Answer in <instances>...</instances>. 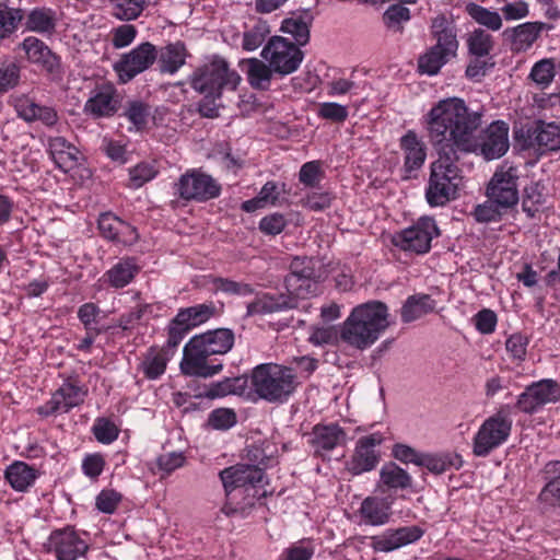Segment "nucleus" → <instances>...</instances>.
<instances>
[{"label": "nucleus", "mask_w": 560, "mask_h": 560, "mask_svg": "<svg viewBox=\"0 0 560 560\" xmlns=\"http://www.w3.org/2000/svg\"><path fill=\"white\" fill-rule=\"evenodd\" d=\"M261 58L272 67L275 74L287 77L294 73L304 59V52L290 39L272 36L264 46Z\"/></svg>", "instance_id": "0eeeda50"}, {"label": "nucleus", "mask_w": 560, "mask_h": 560, "mask_svg": "<svg viewBox=\"0 0 560 560\" xmlns=\"http://www.w3.org/2000/svg\"><path fill=\"white\" fill-rule=\"evenodd\" d=\"M56 27V13L51 9H33L26 19V28L35 33H50Z\"/></svg>", "instance_id": "c03bdc74"}, {"label": "nucleus", "mask_w": 560, "mask_h": 560, "mask_svg": "<svg viewBox=\"0 0 560 560\" xmlns=\"http://www.w3.org/2000/svg\"><path fill=\"white\" fill-rule=\"evenodd\" d=\"M506 210L504 207H499L493 200L488 199L474 208L471 217L478 223L499 222Z\"/></svg>", "instance_id": "8fccbe9b"}, {"label": "nucleus", "mask_w": 560, "mask_h": 560, "mask_svg": "<svg viewBox=\"0 0 560 560\" xmlns=\"http://www.w3.org/2000/svg\"><path fill=\"white\" fill-rule=\"evenodd\" d=\"M86 390L82 387L67 382L63 383L51 396V398L38 408V413L45 417L55 413H66L83 402Z\"/></svg>", "instance_id": "aec40b11"}, {"label": "nucleus", "mask_w": 560, "mask_h": 560, "mask_svg": "<svg viewBox=\"0 0 560 560\" xmlns=\"http://www.w3.org/2000/svg\"><path fill=\"white\" fill-rule=\"evenodd\" d=\"M293 307L292 298H288L282 293H259L247 304L246 316L266 315Z\"/></svg>", "instance_id": "c756f323"}, {"label": "nucleus", "mask_w": 560, "mask_h": 560, "mask_svg": "<svg viewBox=\"0 0 560 560\" xmlns=\"http://www.w3.org/2000/svg\"><path fill=\"white\" fill-rule=\"evenodd\" d=\"M140 267L138 266L135 258H122L109 268L105 273L104 278L112 288L121 289L127 287L139 272Z\"/></svg>", "instance_id": "473e14b6"}, {"label": "nucleus", "mask_w": 560, "mask_h": 560, "mask_svg": "<svg viewBox=\"0 0 560 560\" xmlns=\"http://www.w3.org/2000/svg\"><path fill=\"white\" fill-rule=\"evenodd\" d=\"M384 436L380 432L361 436L355 444L351 458L347 462V469L352 475H361L373 470L380 462L377 447L383 443Z\"/></svg>", "instance_id": "f3484780"}, {"label": "nucleus", "mask_w": 560, "mask_h": 560, "mask_svg": "<svg viewBox=\"0 0 560 560\" xmlns=\"http://www.w3.org/2000/svg\"><path fill=\"white\" fill-rule=\"evenodd\" d=\"M118 100L114 85H97L84 105V112L93 117H108L116 113Z\"/></svg>", "instance_id": "5701e85b"}, {"label": "nucleus", "mask_w": 560, "mask_h": 560, "mask_svg": "<svg viewBox=\"0 0 560 560\" xmlns=\"http://www.w3.org/2000/svg\"><path fill=\"white\" fill-rule=\"evenodd\" d=\"M347 434L338 424H316L311 434L308 443L315 454L325 456L326 453L346 443Z\"/></svg>", "instance_id": "412c9836"}, {"label": "nucleus", "mask_w": 560, "mask_h": 560, "mask_svg": "<svg viewBox=\"0 0 560 560\" xmlns=\"http://www.w3.org/2000/svg\"><path fill=\"white\" fill-rule=\"evenodd\" d=\"M187 52L185 45L180 42L168 44L158 54L159 68L162 73L174 74L186 61Z\"/></svg>", "instance_id": "c9c22d12"}, {"label": "nucleus", "mask_w": 560, "mask_h": 560, "mask_svg": "<svg viewBox=\"0 0 560 560\" xmlns=\"http://www.w3.org/2000/svg\"><path fill=\"white\" fill-rule=\"evenodd\" d=\"M236 421V413L229 408L214 409L208 417V424L215 430H229Z\"/></svg>", "instance_id": "4d7b16f0"}, {"label": "nucleus", "mask_w": 560, "mask_h": 560, "mask_svg": "<svg viewBox=\"0 0 560 560\" xmlns=\"http://www.w3.org/2000/svg\"><path fill=\"white\" fill-rule=\"evenodd\" d=\"M517 171L502 165L497 168L486 188V196L499 207L511 209L518 202Z\"/></svg>", "instance_id": "2eb2a0df"}, {"label": "nucleus", "mask_w": 560, "mask_h": 560, "mask_svg": "<svg viewBox=\"0 0 560 560\" xmlns=\"http://www.w3.org/2000/svg\"><path fill=\"white\" fill-rule=\"evenodd\" d=\"M465 11L476 23L492 32L501 30L503 25L502 18L497 11L489 10L475 2L466 3Z\"/></svg>", "instance_id": "37998d69"}, {"label": "nucleus", "mask_w": 560, "mask_h": 560, "mask_svg": "<svg viewBox=\"0 0 560 560\" xmlns=\"http://www.w3.org/2000/svg\"><path fill=\"white\" fill-rule=\"evenodd\" d=\"M510 147L509 125L502 120L493 121L485 130L481 142L477 141L480 154L488 161L503 156Z\"/></svg>", "instance_id": "6ab92c4d"}, {"label": "nucleus", "mask_w": 560, "mask_h": 560, "mask_svg": "<svg viewBox=\"0 0 560 560\" xmlns=\"http://www.w3.org/2000/svg\"><path fill=\"white\" fill-rule=\"evenodd\" d=\"M555 62L552 59H541L530 70V79L538 85L548 86L555 78Z\"/></svg>", "instance_id": "5fc2aeb1"}, {"label": "nucleus", "mask_w": 560, "mask_h": 560, "mask_svg": "<svg viewBox=\"0 0 560 560\" xmlns=\"http://www.w3.org/2000/svg\"><path fill=\"white\" fill-rule=\"evenodd\" d=\"M23 11L0 3V38H7L13 34L22 22Z\"/></svg>", "instance_id": "09e8293b"}, {"label": "nucleus", "mask_w": 560, "mask_h": 560, "mask_svg": "<svg viewBox=\"0 0 560 560\" xmlns=\"http://www.w3.org/2000/svg\"><path fill=\"white\" fill-rule=\"evenodd\" d=\"M212 287L215 291L241 296L249 295L254 292L252 285L243 282H236L224 278H213Z\"/></svg>", "instance_id": "052dcab7"}, {"label": "nucleus", "mask_w": 560, "mask_h": 560, "mask_svg": "<svg viewBox=\"0 0 560 560\" xmlns=\"http://www.w3.org/2000/svg\"><path fill=\"white\" fill-rule=\"evenodd\" d=\"M93 433L96 440L103 444H110L117 440L119 429L107 419H97L93 425Z\"/></svg>", "instance_id": "680f3d73"}, {"label": "nucleus", "mask_w": 560, "mask_h": 560, "mask_svg": "<svg viewBox=\"0 0 560 560\" xmlns=\"http://www.w3.org/2000/svg\"><path fill=\"white\" fill-rule=\"evenodd\" d=\"M452 58H454L453 55H445L444 50L432 46L419 57V72L422 74L435 75Z\"/></svg>", "instance_id": "a19ab883"}, {"label": "nucleus", "mask_w": 560, "mask_h": 560, "mask_svg": "<svg viewBox=\"0 0 560 560\" xmlns=\"http://www.w3.org/2000/svg\"><path fill=\"white\" fill-rule=\"evenodd\" d=\"M467 46L471 55L479 58L487 57L494 47L493 36L482 28H476L469 34Z\"/></svg>", "instance_id": "49530a36"}, {"label": "nucleus", "mask_w": 560, "mask_h": 560, "mask_svg": "<svg viewBox=\"0 0 560 560\" xmlns=\"http://www.w3.org/2000/svg\"><path fill=\"white\" fill-rule=\"evenodd\" d=\"M121 494L114 489L102 490L95 499L96 509L100 512L106 514H113L119 502L121 501Z\"/></svg>", "instance_id": "0e129e2a"}, {"label": "nucleus", "mask_w": 560, "mask_h": 560, "mask_svg": "<svg viewBox=\"0 0 560 560\" xmlns=\"http://www.w3.org/2000/svg\"><path fill=\"white\" fill-rule=\"evenodd\" d=\"M4 476L15 491L24 492L34 485L38 471L26 463L16 460L8 466Z\"/></svg>", "instance_id": "72a5a7b5"}, {"label": "nucleus", "mask_w": 560, "mask_h": 560, "mask_svg": "<svg viewBox=\"0 0 560 560\" xmlns=\"http://www.w3.org/2000/svg\"><path fill=\"white\" fill-rule=\"evenodd\" d=\"M244 382L238 378H224L220 382L211 383L205 396L210 399L224 397L231 394H236L240 389H242Z\"/></svg>", "instance_id": "864d4df0"}, {"label": "nucleus", "mask_w": 560, "mask_h": 560, "mask_svg": "<svg viewBox=\"0 0 560 560\" xmlns=\"http://www.w3.org/2000/svg\"><path fill=\"white\" fill-rule=\"evenodd\" d=\"M240 82V74L218 56L197 68L190 77L191 88L208 100L221 97L224 91H235Z\"/></svg>", "instance_id": "39448f33"}, {"label": "nucleus", "mask_w": 560, "mask_h": 560, "mask_svg": "<svg viewBox=\"0 0 560 560\" xmlns=\"http://www.w3.org/2000/svg\"><path fill=\"white\" fill-rule=\"evenodd\" d=\"M430 143L439 152H475L481 113L470 112L464 100L447 97L435 103L422 117Z\"/></svg>", "instance_id": "f257e3e1"}, {"label": "nucleus", "mask_w": 560, "mask_h": 560, "mask_svg": "<svg viewBox=\"0 0 560 560\" xmlns=\"http://www.w3.org/2000/svg\"><path fill=\"white\" fill-rule=\"evenodd\" d=\"M435 301L428 294H416L409 296L401 307V319L404 323H411L431 313L435 308Z\"/></svg>", "instance_id": "e433bc0d"}, {"label": "nucleus", "mask_w": 560, "mask_h": 560, "mask_svg": "<svg viewBox=\"0 0 560 560\" xmlns=\"http://www.w3.org/2000/svg\"><path fill=\"white\" fill-rule=\"evenodd\" d=\"M439 234L440 231L435 220L430 217H422L413 225L396 234L394 244L404 250L424 254L430 250L432 240Z\"/></svg>", "instance_id": "f8f14e48"}, {"label": "nucleus", "mask_w": 560, "mask_h": 560, "mask_svg": "<svg viewBox=\"0 0 560 560\" xmlns=\"http://www.w3.org/2000/svg\"><path fill=\"white\" fill-rule=\"evenodd\" d=\"M158 58L154 45L149 42L141 43L129 52L124 54L114 66L119 81L127 83L139 73L150 68Z\"/></svg>", "instance_id": "dca6fc26"}, {"label": "nucleus", "mask_w": 560, "mask_h": 560, "mask_svg": "<svg viewBox=\"0 0 560 560\" xmlns=\"http://www.w3.org/2000/svg\"><path fill=\"white\" fill-rule=\"evenodd\" d=\"M190 329L186 327L183 323L177 322V317L175 316L167 328V340L165 346L162 349H165L167 353H175L176 348L185 338Z\"/></svg>", "instance_id": "13d9d810"}, {"label": "nucleus", "mask_w": 560, "mask_h": 560, "mask_svg": "<svg viewBox=\"0 0 560 560\" xmlns=\"http://www.w3.org/2000/svg\"><path fill=\"white\" fill-rule=\"evenodd\" d=\"M400 149L404 152L405 170L408 173L419 170L425 161L427 148L416 131L408 130L400 138Z\"/></svg>", "instance_id": "c85d7f7f"}, {"label": "nucleus", "mask_w": 560, "mask_h": 560, "mask_svg": "<svg viewBox=\"0 0 560 560\" xmlns=\"http://www.w3.org/2000/svg\"><path fill=\"white\" fill-rule=\"evenodd\" d=\"M44 547L57 560H77L86 553L89 544L74 527L66 526L52 530Z\"/></svg>", "instance_id": "1a4fd4ad"}, {"label": "nucleus", "mask_w": 560, "mask_h": 560, "mask_svg": "<svg viewBox=\"0 0 560 560\" xmlns=\"http://www.w3.org/2000/svg\"><path fill=\"white\" fill-rule=\"evenodd\" d=\"M247 80L253 89L266 91L269 89L275 70L268 62L257 58L247 60Z\"/></svg>", "instance_id": "4c0bfd02"}, {"label": "nucleus", "mask_w": 560, "mask_h": 560, "mask_svg": "<svg viewBox=\"0 0 560 560\" xmlns=\"http://www.w3.org/2000/svg\"><path fill=\"white\" fill-rule=\"evenodd\" d=\"M512 420L506 416L497 413L489 417L479 427L472 440V453L485 457L502 445L510 436Z\"/></svg>", "instance_id": "6e6552de"}, {"label": "nucleus", "mask_w": 560, "mask_h": 560, "mask_svg": "<svg viewBox=\"0 0 560 560\" xmlns=\"http://www.w3.org/2000/svg\"><path fill=\"white\" fill-rule=\"evenodd\" d=\"M360 522L371 526H382L389 521L392 502L380 497L365 498L358 511Z\"/></svg>", "instance_id": "393cba45"}, {"label": "nucleus", "mask_w": 560, "mask_h": 560, "mask_svg": "<svg viewBox=\"0 0 560 560\" xmlns=\"http://www.w3.org/2000/svg\"><path fill=\"white\" fill-rule=\"evenodd\" d=\"M124 115L136 130H142L150 116V107L141 101H131L127 104Z\"/></svg>", "instance_id": "603ef678"}, {"label": "nucleus", "mask_w": 560, "mask_h": 560, "mask_svg": "<svg viewBox=\"0 0 560 560\" xmlns=\"http://www.w3.org/2000/svg\"><path fill=\"white\" fill-rule=\"evenodd\" d=\"M20 67L13 61L0 62V93L14 89L20 81Z\"/></svg>", "instance_id": "6e6d98bb"}, {"label": "nucleus", "mask_w": 560, "mask_h": 560, "mask_svg": "<svg viewBox=\"0 0 560 560\" xmlns=\"http://www.w3.org/2000/svg\"><path fill=\"white\" fill-rule=\"evenodd\" d=\"M560 401V385L551 378H544L528 385L518 396L517 408L528 415L538 412L548 404Z\"/></svg>", "instance_id": "4468645a"}, {"label": "nucleus", "mask_w": 560, "mask_h": 560, "mask_svg": "<svg viewBox=\"0 0 560 560\" xmlns=\"http://www.w3.org/2000/svg\"><path fill=\"white\" fill-rule=\"evenodd\" d=\"M533 141L541 151L560 149V126L555 122L539 121L533 132Z\"/></svg>", "instance_id": "ea45409f"}, {"label": "nucleus", "mask_w": 560, "mask_h": 560, "mask_svg": "<svg viewBox=\"0 0 560 560\" xmlns=\"http://www.w3.org/2000/svg\"><path fill=\"white\" fill-rule=\"evenodd\" d=\"M411 19L410 10L402 4L396 3L389 5L383 13V23L387 30L400 33L404 30V24Z\"/></svg>", "instance_id": "de8ad7c7"}, {"label": "nucleus", "mask_w": 560, "mask_h": 560, "mask_svg": "<svg viewBox=\"0 0 560 560\" xmlns=\"http://www.w3.org/2000/svg\"><path fill=\"white\" fill-rule=\"evenodd\" d=\"M174 188L179 198L199 202L214 199L221 192V186L217 180L198 170H190L183 174Z\"/></svg>", "instance_id": "9d476101"}, {"label": "nucleus", "mask_w": 560, "mask_h": 560, "mask_svg": "<svg viewBox=\"0 0 560 560\" xmlns=\"http://www.w3.org/2000/svg\"><path fill=\"white\" fill-rule=\"evenodd\" d=\"M338 338V332L332 326H313L310 330L308 341L314 346H325L334 343Z\"/></svg>", "instance_id": "338daca9"}, {"label": "nucleus", "mask_w": 560, "mask_h": 560, "mask_svg": "<svg viewBox=\"0 0 560 560\" xmlns=\"http://www.w3.org/2000/svg\"><path fill=\"white\" fill-rule=\"evenodd\" d=\"M298 377L292 369L273 363L257 365L252 372L254 392L268 402L282 404L295 392Z\"/></svg>", "instance_id": "20e7f679"}, {"label": "nucleus", "mask_w": 560, "mask_h": 560, "mask_svg": "<svg viewBox=\"0 0 560 560\" xmlns=\"http://www.w3.org/2000/svg\"><path fill=\"white\" fill-rule=\"evenodd\" d=\"M186 456L183 452H168L161 454L156 458V465L164 475H170L176 469L184 466Z\"/></svg>", "instance_id": "e2e57ef3"}, {"label": "nucleus", "mask_w": 560, "mask_h": 560, "mask_svg": "<svg viewBox=\"0 0 560 560\" xmlns=\"http://www.w3.org/2000/svg\"><path fill=\"white\" fill-rule=\"evenodd\" d=\"M220 477L230 504L244 494L253 498L266 494V490L259 492L257 489L264 480V471L257 466L246 464L231 466L222 470Z\"/></svg>", "instance_id": "423d86ee"}, {"label": "nucleus", "mask_w": 560, "mask_h": 560, "mask_svg": "<svg viewBox=\"0 0 560 560\" xmlns=\"http://www.w3.org/2000/svg\"><path fill=\"white\" fill-rule=\"evenodd\" d=\"M380 481L389 489H406L411 486L409 474L394 463L386 464L380 471Z\"/></svg>", "instance_id": "a18cd8bd"}, {"label": "nucleus", "mask_w": 560, "mask_h": 560, "mask_svg": "<svg viewBox=\"0 0 560 560\" xmlns=\"http://www.w3.org/2000/svg\"><path fill=\"white\" fill-rule=\"evenodd\" d=\"M122 222L121 219L112 212L102 213L98 218L100 232L105 238L115 242L122 226Z\"/></svg>", "instance_id": "bf43d9fd"}, {"label": "nucleus", "mask_w": 560, "mask_h": 560, "mask_svg": "<svg viewBox=\"0 0 560 560\" xmlns=\"http://www.w3.org/2000/svg\"><path fill=\"white\" fill-rule=\"evenodd\" d=\"M315 548L310 540H301L287 548L283 553V560H311Z\"/></svg>", "instance_id": "774afa93"}, {"label": "nucleus", "mask_w": 560, "mask_h": 560, "mask_svg": "<svg viewBox=\"0 0 560 560\" xmlns=\"http://www.w3.org/2000/svg\"><path fill=\"white\" fill-rule=\"evenodd\" d=\"M430 33L435 39V47L445 51V55L456 57L458 50L457 26L455 21L445 14H439L431 20Z\"/></svg>", "instance_id": "4be33fe9"}, {"label": "nucleus", "mask_w": 560, "mask_h": 560, "mask_svg": "<svg viewBox=\"0 0 560 560\" xmlns=\"http://www.w3.org/2000/svg\"><path fill=\"white\" fill-rule=\"evenodd\" d=\"M158 173L155 162H141L129 170V186L140 188L155 178Z\"/></svg>", "instance_id": "3c124183"}, {"label": "nucleus", "mask_w": 560, "mask_h": 560, "mask_svg": "<svg viewBox=\"0 0 560 560\" xmlns=\"http://www.w3.org/2000/svg\"><path fill=\"white\" fill-rule=\"evenodd\" d=\"M172 357L173 352L167 353L165 349L151 347L143 354L139 370L148 380H158L165 373Z\"/></svg>", "instance_id": "7c9ffc66"}, {"label": "nucleus", "mask_w": 560, "mask_h": 560, "mask_svg": "<svg viewBox=\"0 0 560 560\" xmlns=\"http://www.w3.org/2000/svg\"><path fill=\"white\" fill-rule=\"evenodd\" d=\"M199 343L211 354H225L234 345V334L232 330L221 328L194 336Z\"/></svg>", "instance_id": "2f4dec72"}, {"label": "nucleus", "mask_w": 560, "mask_h": 560, "mask_svg": "<svg viewBox=\"0 0 560 560\" xmlns=\"http://www.w3.org/2000/svg\"><path fill=\"white\" fill-rule=\"evenodd\" d=\"M314 15L311 10L304 9L292 13L289 18H285L282 23L280 31L282 33L291 35L296 46H304L310 40V28L313 24Z\"/></svg>", "instance_id": "cd10ccee"}, {"label": "nucleus", "mask_w": 560, "mask_h": 560, "mask_svg": "<svg viewBox=\"0 0 560 560\" xmlns=\"http://www.w3.org/2000/svg\"><path fill=\"white\" fill-rule=\"evenodd\" d=\"M423 535L424 530L418 525L388 528L371 537V548L387 553L418 541Z\"/></svg>", "instance_id": "a211bd4d"}, {"label": "nucleus", "mask_w": 560, "mask_h": 560, "mask_svg": "<svg viewBox=\"0 0 560 560\" xmlns=\"http://www.w3.org/2000/svg\"><path fill=\"white\" fill-rule=\"evenodd\" d=\"M542 22H526L504 31L503 35L510 42L513 52H525L532 48L534 43L545 30Z\"/></svg>", "instance_id": "b1692460"}, {"label": "nucleus", "mask_w": 560, "mask_h": 560, "mask_svg": "<svg viewBox=\"0 0 560 560\" xmlns=\"http://www.w3.org/2000/svg\"><path fill=\"white\" fill-rule=\"evenodd\" d=\"M389 325L386 304L380 301H370L351 311L342 324L340 338L358 350H365L378 340Z\"/></svg>", "instance_id": "f03ea898"}, {"label": "nucleus", "mask_w": 560, "mask_h": 560, "mask_svg": "<svg viewBox=\"0 0 560 560\" xmlns=\"http://www.w3.org/2000/svg\"><path fill=\"white\" fill-rule=\"evenodd\" d=\"M270 33V25L267 21L262 19L252 20L249 24H246L243 32L242 48L245 51L256 50L265 43Z\"/></svg>", "instance_id": "58836bf2"}, {"label": "nucleus", "mask_w": 560, "mask_h": 560, "mask_svg": "<svg viewBox=\"0 0 560 560\" xmlns=\"http://www.w3.org/2000/svg\"><path fill=\"white\" fill-rule=\"evenodd\" d=\"M457 158L451 152H439V158L431 164V173L425 198L431 207L446 205L458 197L463 184L462 171L456 164Z\"/></svg>", "instance_id": "7ed1b4c3"}, {"label": "nucleus", "mask_w": 560, "mask_h": 560, "mask_svg": "<svg viewBox=\"0 0 560 560\" xmlns=\"http://www.w3.org/2000/svg\"><path fill=\"white\" fill-rule=\"evenodd\" d=\"M215 307L213 304H198L178 311L177 322L183 323L189 329L206 323L214 315Z\"/></svg>", "instance_id": "79ce46f5"}, {"label": "nucleus", "mask_w": 560, "mask_h": 560, "mask_svg": "<svg viewBox=\"0 0 560 560\" xmlns=\"http://www.w3.org/2000/svg\"><path fill=\"white\" fill-rule=\"evenodd\" d=\"M211 354L195 337L184 346L183 358L179 363L180 372L192 377L208 378L218 374L223 365L218 360H210Z\"/></svg>", "instance_id": "9b49d317"}, {"label": "nucleus", "mask_w": 560, "mask_h": 560, "mask_svg": "<svg viewBox=\"0 0 560 560\" xmlns=\"http://www.w3.org/2000/svg\"><path fill=\"white\" fill-rule=\"evenodd\" d=\"M19 116L26 121L38 120L46 126H54L58 115L52 107L39 105L28 98L19 101L16 105Z\"/></svg>", "instance_id": "f704fd0d"}, {"label": "nucleus", "mask_w": 560, "mask_h": 560, "mask_svg": "<svg viewBox=\"0 0 560 560\" xmlns=\"http://www.w3.org/2000/svg\"><path fill=\"white\" fill-rule=\"evenodd\" d=\"M147 0H125L115 8V15L125 21L137 19L143 11Z\"/></svg>", "instance_id": "69168bd1"}, {"label": "nucleus", "mask_w": 560, "mask_h": 560, "mask_svg": "<svg viewBox=\"0 0 560 560\" xmlns=\"http://www.w3.org/2000/svg\"><path fill=\"white\" fill-rule=\"evenodd\" d=\"M21 48L30 62L42 67L48 72H55L58 69V57L39 38L34 36L24 38Z\"/></svg>", "instance_id": "a878e982"}, {"label": "nucleus", "mask_w": 560, "mask_h": 560, "mask_svg": "<svg viewBox=\"0 0 560 560\" xmlns=\"http://www.w3.org/2000/svg\"><path fill=\"white\" fill-rule=\"evenodd\" d=\"M290 273L285 277L284 285L288 298H292L294 307L299 299H306L317 291L314 279L312 259L295 257L290 265Z\"/></svg>", "instance_id": "ddd939ff"}, {"label": "nucleus", "mask_w": 560, "mask_h": 560, "mask_svg": "<svg viewBox=\"0 0 560 560\" xmlns=\"http://www.w3.org/2000/svg\"><path fill=\"white\" fill-rule=\"evenodd\" d=\"M48 150L56 166L65 173L70 172L79 164L78 148L61 136L49 138Z\"/></svg>", "instance_id": "bb28decb"}]
</instances>
